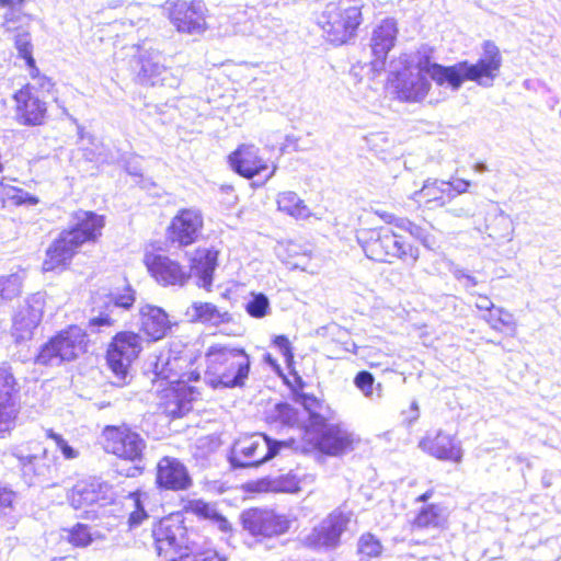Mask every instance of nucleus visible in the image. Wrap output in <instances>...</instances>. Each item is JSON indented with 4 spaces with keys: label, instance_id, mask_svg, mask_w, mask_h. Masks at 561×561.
<instances>
[{
    "label": "nucleus",
    "instance_id": "obj_1",
    "mask_svg": "<svg viewBox=\"0 0 561 561\" xmlns=\"http://www.w3.org/2000/svg\"><path fill=\"white\" fill-rule=\"evenodd\" d=\"M501 66L500 49L490 41L484 42L483 53L474 64L466 60L446 67L431 62L427 57L417 61L420 72L428 75L438 85L447 83L455 91L467 80L483 88L492 87L500 75Z\"/></svg>",
    "mask_w": 561,
    "mask_h": 561
},
{
    "label": "nucleus",
    "instance_id": "obj_2",
    "mask_svg": "<svg viewBox=\"0 0 561 561\" xmlns=\"http://www.w3.org/2000/svg\"><path fill=\"white\" fill-rule=\"evenodd\" d=\"M217 256L218 252L214 249H197L191 259L190 271L179 262L161 254H147L145 264L151 276L163 286H183L192 273L198 278L199 287L209 289L217 266Z\"/></svg>",
    "mask_w": 561,
    "mask_h": 561
},
{
    "label": "nucleus",
    "instance_id": "obj_3",
    "mask_svg": "<svg viewBox=\"0 0 561 561\" xmlns=\"http://www.w3.org/2000/svg\"><path fill=\"white\" fill-rule=\"evenodd\" d=\"M205 360L204 382L210 388L244 386L250 373V358L243 348L214 344L207 348Z\"/></svg>",
    "mask_w": 561,
    "mask_h": 561
},
{
    "label": "nucleus",
    "instance_id": "obj_4",
    "mask_svg": "<svg viewBox=\"0 0 561 561\" xmlns=\"http://www.w3.org/2000/svg\"><path fill=\"white\" fill-rule=\"evenodd\" d=\"M103 227V216L92 211H77L72 226L68 230H64L48 248L47 259L43 264L44 270L53 271L65 265L83 243L95 241L101 236Z\"/></svg>",
    "mask_w": 561,
    "mask_h": 561
},
{
    "label": "nucleus",
    "instance_id": "obj_5",
    "mask_svg": "<svg viewBox=\"0 0 561 561\" xmlns=\"http://www.w3.org/2000/svg\"><path fill=\"white\" fill-rule=\"evenodd\" d=\"M360 0H331L317 16L323 36L332 44L343 45L356 37L363 22Z\"/></svg>",
    "mask_w": 561,
    "mask_h": 561
},
{
    "label": "nucleus",
    "instance_id": "obj_6",
    "mask_svg": "<svg viewBox=\"0 0 561 561\" xmlns=\"http://www.w3.org/2000/svg\"><path fill=\"white\" fill-rule=\"evenodd\" d=\"M356 238L370 260L385 263H392L396 259L405 261L409 257L413 263L419 260V249L404 242L389 227L360 229Z\"/></svg>",
    "mask_w": 561,
    "mask_h": 561
},
{
    "label": "nucleus",
    "instance_id": "obj_7",
    "mask_svg": "<svg viewBox=\"0 0 561 561\" xmlns=\"http://www.w3.org/2000/svg\"><path fill=\"white\" fill-rule=\"evenodd\" d=\"M284 446V442L262 433L244 435L234 442L229 460L233 468L259 467L274 458Z\"/></svg>",
    "mask_w": 561,
    "mask_h": 561
},
{
    "label": "nucleus",
    "instance_id": "obj_8",
    "mask_svg": "<svg viewBox=\"0 0 561 561\" xmlns=\"http://www.w3.org/2000/svg\"><path fill=\"white\" fill-rule=\"evenodd\" d=\"M85 346L84 331L72 325L59 332L41 347L36 363L45 366H59L79 357L85 352Z\"/></svg>",
    "mask_w": 561,
    "mask_h": 561
},
{
    "label": "nucleus",
    "instance_id": "obj_9",
    "mask_svg": "<svg viewBox=\"0 0 561 561\" xmlns=\"http://www.w3.org/2000/svg\"><path fill=\"white\" fill-rule=\"evenodd\" d=\"M53 88V82L46 77L36 76L14 94L18 121L23 125L36 126L43 124L47 106L45 93Z\"/></svg>",
    "mask_w": 561,
    "mask_h": 561
},
{
    "label": "nucleus",
    "instance_id": "obj_10",
    "mask_svg": "<svg viewBox=\"0 0 561 561\" xmlns=\"http://www.w3.org/2000/svg\"><path fill=\"white\" fill-rule=\"evenodd\" d=\"M142 339L139 334L124 331L117 333L107 350V364L116 380L113 383L123 386L128 376V368L142 350Z\"/></svg>",
    "mask_w": 561,
    "mask_h": 561
},
{
    "label": "nucleus",
    "instance_id": "obj_11",
    "mask_svg": "<svg viewBox=\"0 0 561 561\" xmlns=\"http://www.w3.org/2000/svg\"><path fill=\"white\" fill-rule=\"evenodd\" d=\"M136 300L135 290L126 285L123 289L115 288L104 296L94 299V311L98 316L90 319V327L103 328L113 327L122 311L133 307Z\"/></svg>",
    "mask_w": 561,
    "mask_h": 561
},
{
    "label": "nucleus",
    "instance_id": "obj_12",
    "mask_svg": "<svg viewBox=\"0 0 561 561\" xmlns=\"http://www.w3.org/2000/svg\"><path fill=\"white\" fill-rule=\"evenodd\" d=\"M152 537L158 556L162 561L190 549L187 530L179 517L161 519L152 529Z\"/></svg>",
    "mask_w": 561,
    "mask_h": 561
},
{
    "label": "nucleus",
    "instance_id": "obj_13",
    "mask_svg": "<svg viewBox=\"0 0 561 561\" xmlns=\"http://www.w3.org/2000/svg\"><path fill=\"white\" fill-rule=\"evenodd\" d=\"M104 449L119 458L137 461L142 457L146 447L140 435L129 427L106 426L103 431Z\"/></svg>",
    "mask_w": 561,
    "mask_h": 561
},
{
    "label": "nucleus",
    "instance_id": "obj_14",
    "mask_svg": "<svg viewBox=\"0 0 561 561\" xmlns=\"http://www.w3.org/2000/svg\"><path fill=\"white\" fill-rule=\"evenodd\" d=\"M243 528L252 536L271 538L280 536L290 528V519L272 510L249 508L241 514Z\"/></svg>",
    "mask_w": 561,
    "mask_h": 561
},
{
    "label": "nucleus",
    "instance_id": "obj_15",
    "mask_svg": "<svg viewBox=\"0 0 561 561\" xmlns=\"http://www.w3.org/2000/svg\"><path fill=\"white\" fill-rule=\"evenodd\" d=\"M308 435L314 446L329 456H340L353 449L354 435L341 424L324 421L308 430Z\"/></svg>",
    "mask_w": 561,
    "mask_h": 561
},
{
    "label": "nucleus",
    "instance_id": "obj_16",
    "mask_svg": "<svg viewBox=\"0 0 561 561\" xmlns=\"http://www.w3.org/2000/svg\"><path fill=\"white\" fill-rule=\"evenodd\" d=\"M352 514L333 511L312 531L306 536V546L313 549H334L340 543L341 535L346 530Z\"/></svg>",
    "mask_w": 561,
    "mask_h": 561
},
{
    "label": "nucleus",
    "instance_id": "obj_17",
    "mask_svg": "<svg viewBox=\"0 0 561 561\" xmlns=\"http://www.w3.org/2000/svg\"><path fill=\"white\" fill-rule=\"evenodd\" d=\"M206 8L201 0H176L169 8L171 23L181 33L199 34L206 28Z\"/></svg>",
    "mask_w": 561,
    "mask_h": 561
},
{
    "label": "nucleus",
    "instance_id": "obj_18",
    "mask_svg": "<svg viewBox=\"0 0 561 561\" xmlns=\"http://www.w3.org/2000/svg\"><path fill=\"white\" fill-rule=\"evenodd\" d=\"M111 486L99 479L78 481L68 494L70 505L84 513L94 512V506H104L111 501Z\"/></svg>",
    "mask_w": 561,
    "mask_h": 561
},
{
    "label": "nucleus",
    "instance_id": "obj_19",
    "mask_svg": "<svg viewBox=\"0 0 561 561\" xmlns=\"http://www.w3.org/2000/svg\"><path fill=\"white\" fill-rule=\"evenodd\" d=\"M191 364V358L172 350L161 353L154 363L157 377L167 380L170 386H178L179 382L188 385L199 379V374L194 370H185Z\"/></svg>",
    "mask_w": 561,
    "mask_h": 561
},
{
    "label": "nucleus",
    "instance_id": "obj_20",
    "mask_svg": "<svg viewBox=\"0 0 561 561\" xmlns=\"http://www.w3.org/2000/svg\"><path fill=\"white\" fill-rule=\"evenodd\" d=\"M419 447L432 457L444 461L459 463L463 456L460 440L455 435L447 434L443 430L436 433H427L419 442Z\"/></svg>",
    "mask_w": 561,
    "mask_h": 561
},
{
    "label": "nucleus",
    "instance_id": "obj_21",
    "mask_svg": "<svg viewBox=\"0 0 561 561\" xmlns=\"http://www.w3.org/2000/svg\"><path fill=\"white\" fill-rule=\"evenodd\" d=\"M156 484L160 490L185 491L193 480L182 461L164 456L157 463Z\"/></svg>",
    "mask_w": 561,
    "mask_h": 561
},
{
    "label": "nucleus",
    "instance_id": "obj_22",
    "mask_svg": "<svg viewBox=\"0 0 561 561\" xmlns=\"http://www.w3.org/2000/svg\"><path fill=\"white\" fill-rule=\"evenodd\" d=\"M202 227L203 216L198 209H181L171 221L170 239L179 245H190L196 241Z\"/></svg>",
    "mask_w": 561,
    "mask_h": 561
},
{
    "label": "nucleus",
    "instance_id": "obj_23",
    "mask_svg": "<svg viewBox=\"0 0 561 561\" xmlns=\"http://www.w3.org/2000/svg\"><path fill=\"white\" fill-rule=\"evenodd\" d=\"M201 397V391L194 386L179 382L164 390L161 402L163 412L172 417H181L192 410L193 401Z\"/></svg>",
    "mask_w": 561,
    "mask_h": 561
},
{
    "label": "nucleus",
    "instance_id": "obj_24",
    "mask_svg": "<svg viewBox=\"0 0 561 561\" xmlns=\"http://www.w3.org/2000/svg\"><path fill=\"white\" fill-rule=\"evenodd\" d=\"M11 455L19 460L20 468L28 485L35 483L34 477H44L49 473V466L44 462L47 456V449L39 447L38 444L34 448L25 446H16L11 449Z\"/></svg>",
    "mask_w": 561,
    "mask_h": 561
},
{
    "label": "nucleus",
    "instance_id": "obj_25",
    "mask_svg": "<svg viewBox=\"0 0 561 561\" xmlns=\"http://www.w3.org/2000/svg\"><path fill=\"white\" fill-rule=\"evenodd\" d=\"M397 98L405 102H420L428 93L431 82L421 73L400 72L391 80Z\"/></svg>",
    "mask_w": 561,
    "mask_h": 561
},
{
    "label": "nucleus",
    "instance_id": "obj_26",
    "mask_svg": "<svg viewBox=\"0 0 561 561\" xmlns=\"http://www.w3.org/2000/svg\"><path fill=\"white\" fill-rule=\"evenodd\" d=\"M232 169L240 175L252 179L268 170L266 161L259 156L253 145H242L229 156Z\"/></svg>",
    "mask_w": 561,
    "mask_h": 561
},
{
    "label": "nucleus",
    "instance_id": "obj_27",
    "mask_svg": "<svg viewBox=\"0 0 561 561\" xmlns=\"http://www.w3.org/2000/svg\"><path fill=\"white\" fill-rule=\"evenodd\" d=\"M140 329L151 340L163 339L171 330V321L167 312L157 306L146 305L139 310Z\"/></svg>",
    "mask_w": 561,
    "mask_h": 561
},
{
    "label": "nucleus",
    "instance_id": "obj_28",
    "mask_svg": "<svg viewBox=\"0 0 561 561\" xmlns=\"http://www.w3.org/2000/svg\"><path fill=\"white\" fill-rule=\"evenodd\" d=\"M398 35L397 22L393 19H385L377 25L371 34L370 47L376 62H383L389 51L393 48Z\"/></svg>",
    "mask_w": 561,
    "mask_h": 561
},
{
    "label": "nucleus",
    "instance_id": "obj_29",
    "mask_svg": "<svg viewBox=\"0 0 561 561\" xmlns=\"http://www.w3.org/2000/svg\"><path fill=\"white\" fill-rule=\"evenodd\" d=\"M454 197L455 194L451 193L447 181L437 179H427L422 188L414 193V198L419 202L423 201L428 208L442 207Z\"/></svg>",
    "mask_w": 561,
    "mask_h": 561
},
{
    "label": "nucleus",
    "instance_id": "obj_30",
    "mask_svg": "<svg viewBox=\"0 0 561 561\" xmlns=\"http://www.w3.org/2000/svg\"><path fill=\"white\" fill-rule=\"evenodd\" d=\"M190 322L219 325L231 321V314L211 302L195 301L185 311Z\"/></svg>",
    "mask_w": 561,
    "mask_h": 561
},
{
    "label": "nucleus",
    "instance_id": "obj_31",
    "mask_svg": "<svg viewBox=\"0 0 561 561\" xmlns=\"http://www.w3.org/2000/svg\"><path fill=\"white\" fill-rule=\"evenodd\" d=\"M42 320V310L38 307L25 304L13 318V330L18 340L30 339L33 330Z\"/></svg>",
    "mask_w": 561,
    "mask_h": 561
},
{
    "label": "nucleus",
    "instance_id": "obj_32",
    "mask_svg": "<svg viewBox=\"0 0 561 561\" xmlns=\"http://www.w3.org/2000/svg\"><path fill=\"white\" fill-rule=\"evenodd\" d=\"M141 68L138 73L140 80L144 83H148L150 85L161 84V85H172L169 82L170 71L160 62V56H141L140 58Z\"/></svg>",
    "mask_w": 561,
    "mask_h": 561
},
{
    "label": "nucleus",
    "instance_id": "obj_33",
    "mask_svg": "<svg viewBox=\"0 0 561 561\" xmlns=\"http://www.w3.org/2000/svg\"><path fill=\"white\" fill-rule=\"evenodd\" d=\"M447 519L445 507L439 504H428L423 506L415 518L413 527L419 529H434L442 527Z\"/></svg>",
    "mask_w": 561,
    "mask_h": 561
},
{
    "label": "nucleus",
    "instance_id": "obj_34",
    "mask_svg": "<svg viewBox=\"0 0 561 561\" xmlns=\"http://www.w3.org/2000/svg\"><path fill=\"white\" fill-rule=\"evenodd\" d=\"M486 231L491 239L497 243L511 241L514 227L513 221L508 215L502 209H499L489 220Z\"/></svg>",
    "mask_w": 561,
    "mask_h": 561
},
{
    "label": "nucleus",
    "instance_id": "obj_35",
    "mask_svg": "<svg viewBox=\"0 0 561 561\" xmlns=\"http://www.w3.org/2000/svg\"><path fill=\"white\" fill-rule=\"evenodd\" d=\"M277 207L280 211L297 219H306L311 215L305 202L293 191L282 192L277 196Z\"/></svg>",
    "mask_w": 561,
    "mask_h": 561
},
{
    "label": "nucleus",
    "instance_id": "obj_36",
    "mask_svg": "<svg viewBox=\"0 0 561 561\" xmlns=\"http://www.w3.org/2000/svg\"><path fill=\"white\" fill-rule=\"evenodd\" d=\"M300 404L304 407L309 417V430L319 426L324 421H331L330 409L314 396L301 394L299 398Z\"/></svg>",
    "mask_w": 561,
    "mask_h": 561
},
{
    "label": "nucleus",
    "instance_id": "obj_37",
    "mask_svg": "<svg viewBox=\"0 0 561 561\" xmlns=\"http://www.w3.org/2000/svg\"><path fill=\"white\" fill-rule=\"evenodd\" d=\"M482 319L497 332L507 331L512 335L515 334L517 323L512 312L503 307H494L489 313L482 316Z\"/></svg>",
    "mask_w": 561,
    "mask_h": 561
},
{
    "label": "nucleus",
    "instance_id": "obj_38",
    "mask_svg": "<svg viewBox=\"0 0 561 561\" xmlns=\"http://www.w3.org/2000/svg\"><path fill=\"white\" fill-rule=\"evenodd\" d=\"M188 510L198 517L209 519L224 533L231 528L230 523L217 511L214 504L195 500L190 502Z\"/></svg>",
    "mask_w": 561,
    "mask_h": 561
},
{
    "label": "nucleus",
    "instance_id": "obj_39",
    "mask_svg": "<svg viewBox=\"0 0 561 561\" xmlns=\"http://www.w3.org/2000/svg\"><path fill=\"white\" fill-rule=\"evenodd\" d=\"M14 44L19 56L25 60L32 79H36V76L39 75V71L36 68L35 59L33 58V44L30 32L26 30L18 32L14 36Z\"/></svg>",
    "mask_w": 561,
    "mask_h": 561
},
{
    "label": "nucleus",
    "instance_id": "obj_40",
    "mask_svg": "<svg viewBox=\"0 0 561 561\" xmlns=\"http://www.w3.org/2000/svg\"><path fill=\"white\" fill-rule=\"evenodd\" d=\"M18 383L8 366H0V402H18Z\"/></svg>",
    "mask_w": 561,
    "mask_h": 561
},
{
    "label": "nucleus",
    "instance_id": "obj_41",
    "mask_svg": "<svg viewBox=\"0 0 561 561\" xmlns=\"http://www.w3.org/2000/svg\"><path fill=\"white\" fill-rule=\"evenodd\" d=\"M19 402H0V438H4L15 426Z\"/></svg>",
    "mask_w": 561,
    "mask_h": 561
},
{
    "label": "nucleus",
    "instance_id": "obj_42",
    "mask_svg": "<svg viewBox=\"0 0 561 561\" xmlns=\"http://www.w3.org/2000/svg\"><path fill=\"white\" fill-rule=\"evenodd\" d=\"M0 194L14 205H36L38 203V198L36 196L31 195L22 188L4 185L3 182H0Z\"/></svg>",
    "mask_w": 561,
    "mask_h": 561
},
{
    "label": "nucleus",
    "instance_id": "obj_43",
    "mask_svg": "<svg viewBox=\"0 0 561 561\" xmlns=\"http://www.w3.org/2000/svg\"><path fill=\"white\" fill-rule=\"evenodd\" d=\"M64 538L75 547L85 548L93 541V535L89 527L83 524H77L71 529L65 530Z\"/></svg>",
    "mask_w": 561,
    "mask_h": 561
},
{
    "label": "nucleus",
    "instance_id": "obj_44",
    "mask_svg": "<svg viewBox=\"0 0 561 561\" xmlns=\"http://www.w3.org/2000/svg\"><path fill=\"white\" fill-rule=\"evenodd\" d=\"M267 490L273 492L295 493L300 490L296 476L287 473L267 482Z\"/></svg>",
    "mask_w": 561,
    "mask_h": 561
},
{
    "label": "nucleus",
    "instance_id": "obj_45",
    "mask_svg": "<svg viewBox=\"0 0 561 561\" xmlns=\"http://www.w3.org/2000/svg\"><path fill=\"white\" fill-rule=\"evenodd\" d=\"M358 553L367 558L379 557L382 552V545L373 534L360 536L357 545Z\"/></svg>",
    "mask_w": 561,
    "mask_h": 561
},
{
    "label": "nucleus",
    "instance_id": "obj_46",
    "mask_svg": "<svg viewBox=\"0 0 561 561\" xmlns=\"http://www.w3.org/2000/svg\"><path fill=\"white\" fill-rule=\"evenodd\" d=\"M22 280L16 274L1 277L0 297L3 300H11L21 293Z\"/></svg>",
    "mask_w": 561,
    "mask_h": 561
},
{
    "label": "nucleus",
    "instance_id": "obj_47",
    "mask_svg": "<svg viewBox=\"0 0 561 561\" xmlns=\"http://www.w3.org/2000/svg\"><path fill=\"white\" fill-rule=\"evenodd\" d=\"M245 310L253 318H263L270 311V301L264 294H253L245 305Z\"/></svg>",
    "mask_w": 561,
    "mask_h": 561
},
{
    "label": "nucleus",
    "instance_id": "obj_48",
    "mask_svg": "<svg viewBox=\"0 0 561 561\" xmlns=\"http://www.w3.org/2000/svg\"><path fill=\"white\" fill-rule=\"evenodd\" d=\"M47 437L55 442L56 447L61 451L67 460H72L79 457V450L68 444V442L53 430L47 431Z\"/></svg>",
    "mask_w": 561,
    "mask_h": 561
},
{
    "label": "nucleus",
    "instance_id": "obj_49",
    "mask_svg": "<svg viewBox=\"0 0 561 561\" xmlns=\"http://www.w3.org/2000/svg\"><path fill=\"white\" fill-rule=\"evenodd\" d=\"M366 141L369 148L376 153H383L389 151L391 145L387 135L383 133L370 134L366 137Z\"/></svg>",
    "mask_w": 561,
    "mask_h": 561
},
{
    "label": "nucleus",
    "instance_id": "obj_50",
    "mask_svg": "<svg viewBox=\"0 0 561 561\" xmlns=\"http://www.w3.org/2000/svg\"><path fill=\"white\" fill-rule=\"evenodd\" d=\"M374 376L366 370L359 371L355 379V386L364 393L367 398H373L374 394Z\"/></svg>",
    "mask_w": 561,
    "mask_h": 561
},
{
    "label": "nucleus",
    "instance_id": "obj_51",
    "mask_svg": "<svg viewBox=\"0 0 561 561\" xmlns=\"http://www.w3.org/2000/svg\"><path fill=\"white\" fill-rule=\"evenodd\" d=\"M24 2L25 0H0V5L9 9V12L5 13V26L9 31L14 30L12 24L16 18L18 10L21 9Z\"/></svg>",
    "mask_w": 561,
    "mask_h": 561
},
{
    "label": "nucleus",
    "instance_id": "obj_52",
    "mask_svg": "<svg viewBox=\"0 0 561 561\" xmlns=\"http://www.w3.org/2000/svg\"><path fill=\"white\" fill-rule=\"evenodd\" d=\"M408 232L419 240L425 248L433 249L435 244L434 237L425 228L412 222Z\"/></svg>",
    "mask_w": 561,
    "mask_h": 561
},
{
    "label": "nucleus",
    "instance_id": "obj_53",
    "mask_svg": "<svg viewBox=\"0 0 561 561\" xmlns=\"http://www.w3.org/2000/svg\"><path fill=\"white\" fill-rule=\"evenodd\" d=\"M135 504L136 510L130 513L128 518V524L131 528L141 525V523L148 518V514L144 507L139 505V501H136Z\"/></svg>",
    "mask_w": 561,
    "mask_h": 561
},
{
    "label": "nucleus",
    "instance_id": "obj_54",
    "mask_svg": "<svg viewBox=\"0 0 561 561\" xmlns=\"http://www.w3.org/2000/svg\"><path fill=\"white\" fill-rule=\"evenodd\" d=\"M15 494L7 488H0V513L5 514L8 508L12 507Z\"/></svg>",
    "mask_w": 561,
    "mask_h": 561
},
{
    "label": "nucleus",
    "instance_id": "obj_55",
    "mask_svg": "<svg viewBox=\"0 0 561 561\" xmlns=\"http://www.w3.org/2000/svg\"><path fill=\"white\" fill-rule=\"evenodd\" d=\"M274 345L279 348V351L282 352V354L285 357H287V358L293 357L290 342L287 339V336H285V335L275 336Z\"/></svg>",
    "mask_w": 561,
    "mask_h": 561
},
{
    "label": "nucleus",
    "instance_id": "obj_56",
    "mask_svg": "<svg viewBox=\"0 0 561 561\" xmlns=\"http://www.w3.org/2000/svg\"><path fill=\"white\" fill-rule=\"evenodd\" d=\"M164 561H198V553L193 551V548L190 546L188 550H182L178 556H172Z\"/></svg>",
    "mask_w": 561,
    "mask_h": 561
},
{
    "label": "nucleus",
    "instance_id": "obj_57",
    "mask_svg": "<svg viewBox=\"0 0 561 561\" xmlns=\"http://www.w3.org/2000/svg\"><path fill=\"white\" fill-rule=\"evenodd\" d=\"M448 185H450L451 193L456 195L467 192L468 187L470 186V182L462 179H455L453 181L447 182Z\"/></svg>",
    "mask_w": 561,
    "mask_h": 561
},
{
    "label": "nucleus",
    "instance_id": "obj_58",
    "mask_svg": "<svg viewBox=\"0 0 561 561\" xmlns=\"http://www.w3.org/2000/svg\"><path fill=\"white\" fill-rule=\"evenodd\" d=\"M404 421L411 425L420 417V408L417 402L414 400L411 402V405L408 411L403 412Z\"/></svg>",
    "mask_w": 561,
    "mask_h": 561
},
{
    "label": "nucleus",
    "instance_id": "obj_59",
    "mask_svg": "<svg viewBox=\"0 0 561 561\" xmlns=\"http://www.w3.org/2000/svg\"><path fill=\"white\" fill-rule=\"evenodd\" d=\"M474 305L479 310L485 311L486 313H489L495 307L492 300L483 295H479L477 297Z\"/></svg>",
    "mask_w": 561,
    "mask_h": 561
},
{
    "label": "nucleus",
    "instance_id": "obj_60",
    "mask_svg": "<svg viewBox=\"0 0 561 561\" xmlns=\"http://www.w3.org/2000/svg\"><path fill=\"white\" fill-rule=\"evenodd\" d=\"M197 553L198 561H225V559L215 550H205Z\"/></svg>",
    "mask_w": 561,
    "mask_h": 561
},
{
    "label": "nucleus",
    "instance_id": "obj_61",
    "mask_svg": "<svg viewBox=\"0 0 561 561\" xmlns=\"http://www.w3.org/2000/svg\"><path fill=\"white\" fill-rule=\"evenodd\" d=\"M450 215L458 218H469L473 215L472 210L468 207H453L447 210Z\"/></svg>",
    "mask_w": 561,
    "mask_h": 561
},
{
    "label": "nucleus",
    "instance_id": "obj_62",
    "mask_svg": "<svg viewBox=\"0 0 561 561\" xmlns=\"http://www.w3.org/2000/svg\"><path fill=\"white\" fill-rule=\"evenodd\" d=\"M279 412L283 416H286L287 423H293V416L296 414L294 409L290 408L288 404H282L279 405Z\"/></svg>",
    "mask_w": 561,
    "mask_h": 561
},
{
    "label": "nucleus",
    "instance_id": "obj_63",
    "mask_svg": "<svg viewBox=\"0 0 561 561\" xmlns=\"http://www.w3.org/2000/svg\"><path fill=\"white\" fill-rule=\"evenodd\" d=\"M412 222L410 219L408 218H401V217H398V219H396V225L394 227L401 229V230H404V231H409L410 230V227L412 226Z\"/></svg>",
    "mask_w": 561,
    "mask_h": 561
},
{
    "label": "nucleus",
    "instance_id": "obj_64",
    "mask_svg": "<svg viewBox=\"0 0 561 561\" xmlns=\"http://www.w3.org/2000/svg\"><path fill=\"white\" fill-rule=\"evenodd\" d=\"M337 329V325L334 323H331L329 325L321 327L317 329L316 334L319 336H325L329 331H334Z\"/></svg>",
    "mask_w": 561,
    "mask_h": 561
}]
</instances>
